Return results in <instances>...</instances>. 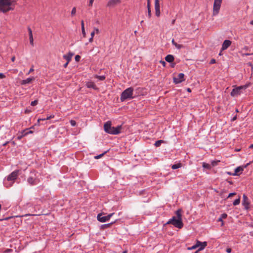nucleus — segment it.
Listing matches in <instances>:
<instances>
[{"label":"nucleus","mask_w":253,"mask_h":253,"mask_svg":"<svg viewBox=\"0 0 253 253\" xmlns=\"http://www.w3.org/2000/svg\"><path fill=\"white\" fill-rule=\"evenodd\" d=\"M29 40H30V44L32 45H34V39H33V36H30L29 37Z\"/></svg>","instance_id":"7c9ffc66"},{"label":"nucleus","mask_w":253,"mask_h":253,"mask_svg":"<svg viewBox=\"0 0 253 253\" xmlns=\"http://www.w3.org/2000/svg\"><path fill=\"white\" fill-rule=\"evenodd\" d=\"M95 34V31H92L91 33V37H94V35Z\"/></svg>","instance_id":"13d9d810"},{"label":"nucleus","mask_w":253,"mask_h":253,"mask_svg":"<svg viewBox=\"0 0 253 253\" xmlns=\"http://www.w3.org/2000/svg\"><path fill=\"white\" fill-rule=\"evenodd\" d=\"M147 7H150V0H147Z\"/></svg>","instance_id":"09e8293b"},{"label":"nucleus","mask_w":253,"mask_h":253,"mask_svg":"<svg viewBox=\"0 0 253 253\" xmlns=\"http://www.w3.org/2000/svg\"><path fill=\"white\" fill-rule=\"evenodd\" d=\"M76 8L75 7H74L72 8V10L71 11V16H74L76 14Z\"/></svg>","instance_id":"cd10ccee"},{"label":"nucleus","mask_w":253,"mask_h":253,"mask_svg":"<svg viewBox=\"0 0 253 253\" xmlns=\"http://www.w3.org/2000/svg\"><path fill=\"white\" fill-rule=\"evenodd\" d=\"M250 204V202L248 197L245 194H244L243 196L242 205L245 209L248 210L249 208Z\"/></svg>","instance_id":"f8f14e48"},{"label":"nucleus","mask_w":253,"mask_h":253,"mask_svg":"<svg viewBox=\"0 0 253 253\" xmlns=\"http://www.w3.org/2000/svg\"><path fill=\"white\" fill-rule=\"evenodd\" d=\"M252 54H253L252 53ZM252 55V54H250V53H243L242 54L243 56H248V55Z\"/></svg>","instance_id":"6e6d98bb"},{"label":"nucleus","mask_w":253,"mask_h":253,"mask_svg":"<svg viewBox=\"0 0 253 253\" xmlns=\"http://www.w3.org/2000/svg\"><path fill=\"white\" fill-rule=\"evenodd\" d=\"M54 117V115H50V116H49L45 118V119H46V120H49V119H51V118H53Z\"/></svg>","instance_id":"c03bdc74"},{"label":"nucleus","mask_w":253,"mask_h":253,"mask_svg":"<svg viewBox=\"0 0 253 253\" xmlns=\"http://www.w3.org/2000/svg\"><path fill=\"white\" fill-rule=\"evenodd\" d=\"M23 136H25L23 132H22V134L21 135H19L17 137V139L20 140Z\"/></svg>","instance_id":"37998d69"},{"label":"nucleus","mask_w":253,"mask_h":253,"mask_svg":"<svg viewBox=\"0 0 253 253\" xmlns=\"http://www.w3.org/2000/svg\"><path fill=\"white\" fill-rule=\"evenodd\" d=\"M201 244H202V242H201L200 241H197L195 245L198 246V247H200L201 246Z\"/></svg>","instance_id":"ea45409f"},{"label":"nucleus","mask_w":253,"mask_h":253,"mask_svg":"<svg viewBox=\"0 0 253 253\" xmlns=\"http://www.w3.org/2000/svg\"><path fill=\"white\" fill-rule=\"evenodd\" d=\"M38 104V100H35L33 101H32L31 103V105L32 106H35Z\"/></svg>","instance_id":"c756f323"},{"label":"nucleus","mask_w":253,"mask_h":253,"mask_svg":"<svg viewBox=\"0 0 253 253\" xmlns=\"http://www.w3.org/2000/svg\"><path fill=\"white\" fill-rule=\"evenodd\" d=\"M184 74L183 73H179L177 77L173 78V82L175 84L181 83L182 82L184 81Z\"/></svg>","instance_id":"9d476101"},{"label":"nucleus","mask_w":253,"mask_h":253,"mask_svg":"<svg viewBox=\"0 0 253 253\" xmlns=\"http://www.w3.org/2000/svg\"><path fill=\"white\" fill-rule=\"evenodd\" d=\"M236 119H237V116H234V117L232 119V121H235V120H236Z\"/></svg>","instance_id":"e2e57ef3"},{"label":"nucleus","mask_w":253,"mask_h":253,"mask_svg":"<svg viewBox=\"0 0 253 253\" xmlns=\"http://www.w3.org/2000/svg\"><path fill=\"white\" fill-rule=\"evenodd\" d=\"M11 61H12V62H14V61H15V56H12V57H11Z\"/></svg>","instance_id":"680f3d73"},{"label":"nucleus","mask_w":253,"mask_h":253,"mask_svg":"<svg viewBox=\"0 0 253 253\" xmlns=\"http://www.w3.org/2000/svg\"><path fill=\"white\" fill-rule=\"evenodd\" d=\"M44 120H46L45 119V118L39 119H38V122H40L41 121H44Z\"/></svg>","instance_id":"052dcab7"},{"label":"nucleus","mask_w":253,"mask_h":253,"mask_svg":"<svg viewBox=\"0 0 253 253\" xmlns=\"http://www.w3.org/2000/svg\"><path fill=\"white\" fill-rule=\"evenodd\" d=\"M227 216V214L226 213H222L221 215V216L220 217L222 218V219H225Z\"/></svg>","instance_id":"e433bc0d"},{"label":"nucleus","mask_w":253,"mask_h":253,"mask_svg":"<svg viewBox=\"0 0 253 253\" xmlns=\"http://www.w3.org/2000/svg\"><path fill=\"white\" fill-rule=\"evenodd\" d=\"M203 167L205 169H211V165L209 164H207L206 163H203Z\"/></svg>","instance_id":"393cba45"},{"label":"nucleus","mask_w":253,"mask_h":253,"mask_svg":"<svg viewBox=\"0 0 253 253\" xmlns=\"http://www.w3.org/2000/svg\"><path fill=\"white\" fill-rule=\"evenodd\" d=\"M250 84H248L244 85H241L235 87L231 91L230 93L231 96L233 97H235L239 95H241V94L244 93L243 91L246 90V89L250 86Z\"/></svg>","instance_id":"20e7f679"},{"label":"nucleus","mask_w":253,"mask_h":253,"mask_svg":"<svg viewBox=\"0 0 253 253\" xmlns=\"http://www.w3.org/2000/svg\"><path fill=\"white\" fill-rule=\"evenodd\" d=\"M231 41L228 40H225L222 43L221 50L223 51L227 49L231 45Z\"/></svg>","instance_id":"4468645a"},{"label":"nucleus","mask_w":253,"mask_h":253,"mask_svg":"<svg viewBox=\"0 0 253 253\" xmlns=\"http://www.w3.org/2000/svg\"><path fill=\"white\" fill-rule=\"evenodd\" d=\"M181 167V164L180 163H178L177 164H174V165H172L171 168L173 169H175L180 168Z\"/></svg>","instance_id":"4be33fe9"},{"label":"nucleus","mask_w":253,"mask_h":253,"mask_svg":"<svg viewBox=\"0 0 253 253\" xmlns=\"http://www.w3.org/2000/svg\"><path fill=\"white\" fill-rule=\"evenodd\" d=\"M244 168L242 167H238L235 169L234 173H233V175H238L239 172H241L243 171Z\"/></svg>","instance_id":"6ab92c4d"},{"label":"nucleus","mask_w":253,"mask_h":253,"mask_svg":"<svg viewBox=\"0 0 253 253\" xmlns=\"http://www.w3.org/2000/svg\"><path fill=\"white\" fill-rule=\"evenodd\" d=\"M155 10L156 15L159 17L161 14L159 0H155Z\"/></svg>","instance_id":"ddd939ff"},{"label":"nucleus","mask_w":253,"mask_h":253,"mask_svg":"<svg viewBox=\"0 0 253 253\" xmlns=\"http://www.w3.org/2000/svg\"><path fill=\"white\" fill-rule=\"evenodd\" d=\"M103 213H99L97 215V220L101 222H105L108 221L110 218L114 214V213H111L106 216H103Z\"/></svg>","instance_id":"6e6552de"},{"label":"nucleus","mask_w":253,"mask_h":253,"mask_svg":"<svg viewBox=\"0 0 253 253\" xmlns=\"http://www.w3.org/2000/svg\"><path fill=\"white\" fill-rule=\"evenodd\" d=\"M133 88L132 87H128L125 89L121 95V100L124 101L127 99H131L134 98L133 96Z\"/></svg>","instance_id":"39448f33"},{"label":"nucleus","mask_w":253,"mask_h":253,"mask_svg":"<svg viewBox=\"0 0 253 253\" xmlns=\"http://www.w3.org/2000/svg\"><path fill=\"white\" fill-rule=\"evenodd\" d=\"M163 142H164V140H158L155 142V146L156 147H159L161 145V144Z\"/></svg>","instance_id":"5701e85b"},{"label":"nucleus","mask_w":253,"mask_h":253,"mask_svg":"<svg viewBox=\"0 0 253 253\" xmlns=\"http://www.w3.org/2000/svg\"><path fill=\"white\" fill-rule=\"evenodd\" d=\"M5 76L3 73H0V79H4Z\"/></svg>","instance_id":"de8ad7c7"},{"label":"nucleus","mask_w":253,"mask_h":253,"mask_svg":"<svg viewBox=\"0 0 253 253\" xmlns=\"http://www.w3.org/2000/svg\"><path fill=\"white\" fill-rule=\"evenodd\" d=\"M23 132L24 135L26 136L29 134L32 133L33 132L32 130H29L28 129H26V130H24Z\"/></svg>","instance_id":"a878e982"},{"label":"nucleus","mask_w":253,"mask_h":253,"mask_svg":"<svg viewBox=\"0 0 253 253\" xmlns=\"http://www.w3.org/2000/svg\"><path fill=\"white\" fill-rule=\"evenodd\" d=\"M19 170H16L12 172L7 177V181H14L15 180L19 174Z\"/></svg>","instance_id":"1a4fd4ad"},{"label":"nucleus","mask_w":253,"mask_h":253,"mask_svg":"<svg viewBox=\"0 0 253 253\" xmlns=\"http://www.w3.org/2000/svg\"><path fill=\"white\" fill-rule=\"evenodd\" d=\"M197 248H198V246H196L195 245H194L191 247H188L187 248V249L189 250H195Z\"/></svg>","instance_id":"2f4dec72"},{"label":"nucleus","mask_w":253,"mask_h":253,"mask_svg":"<svg viewBox=\"0 0 253 253\" xmlns=\"http://www.w3.org/2000/svg\"><path fill=\"white\" fill-rule=\"evenodd\" d=\"M28 31L29 32V37L30 36H33L32 31L30 27L28 28Z\"/></svg>","instance_id":"72a5a7b5"},{"label":"nucleus","mask_w":253,"mask_h":253,"mask_svg":"<svg viewBox=\"0 0 253 253\" xmlns=\"http://www.w3.org/2000/svg\"><path fill=\"white\" fill-rule=\"evenodd\" d=\"M181 212L182 210L181 209L176 211V216H173L167 222V224H171L175 227L179 229L182 228L183 226V224L182 221Z\"/></svg>","instance_id":"f257e3e1"},{"label":"nucleus","mask_w":253,"mask_h":253,"mask_svg":"<svg viewBox=\"0 0 253 253\" xmlns=\"http://www.w3.org/2000/svg\"><path fill=\"white\" fill-rule=\"evenodd\" d=\"M222 0H214L213 7V16L217 15L219 13Z\"/></svg>","instance_id":"0eeeda50"},{"label":"nucleus","mask_w":253,"mask_h":253,"mask_svg":"<svg viewBox=\"0 0 253 253\" xmlns=\"http://www.w3.org/2000/svg\"><path fill=\"white\" fill-rule=\"evenodd\" d=\"M207 246V243L206 242H202L201 246L198 249V251H202Z\"/></svg>","instance_id":"412c9836"},{"label":"nucleus","mask_w":253,"mask_h":253,"mask_svg":"<svg viewBox=\"0 0 253 253\" xmlns=\"http://www.w3.org/2000/svg\"><path fill=\"white\" fill-rule=\"evenodd\" d=\"M94 0H89V6H92Z\"/></svg>","instance_id":"8fccbe9b"},{"label":"nucleus","mask_w":253,"mask_h":253,"mask_svg":"<svg viewBox=\"0 0 253 253\" xmlns=\"http://www.w3.org/2000/svg\"><path fill=\"white\" fill-rule=\"evenodd\" d=\"M85 85L87 88H93L94 90H97L98 87L96 86L94 83L92 82H87L85 83Z\"/></svg>","instance_id":"2eb2a0df"},{"label":"nucleus","mask_w":253,"mask_h":253,"mask_svg":"<svg viewBox=\"0 0 253 253\" xmlns=\"http://www.w3.org/2000/svg\"><path fill=\"white\" fill-rule=\"evenodd\" d=\"M175 65V63H172V64L171 65V67H172V68H173V67H174Z\"/></svg>","instance_id":"338daca9"},{"label":"nucleus","mask_w":253,"mask_h":253,"mask_svg":"<svg viewBox=\"0 0 253 253\" xmlns=\"http://www.w3.org/2000/svg\"><path fill=\"white\" fill-rule=\"evenodd\" d=\"M174 56L171 54H169L167 55L165 57L166 61L169 63L172 62L174 61Z\"/></svg>","instance_id":"a211bd4d"},{"label":"nucleus","mask_w":253,"mask_h":253,"mask_svg":"<svg viewBox=\"0 0 253 253\" xmlns=\"http://www.w3.org/2000/svg\"><path fill=\"white\" fill-rule=\"evenodd\" d=\"M34 80H35V78H34V77L27 78L26 80H22V82H21V84L23 85V84H30Z\"/></svg>","instance_id":"f3484780"},{"label":"nucleus","mask_w":253,"mask_h":253,"mask_svg":"<svg viewBox=\"0 0 253 253\" xmlns=\"http://www.w3.org/2000/svg\"><path fill=\"white\" fill-rule=\"evenodd\" d=\"M11 0H0V11L4 13L13 10Z\"/></svg>","instance_id":"7ed1b4c3"},{"label":"nucleus","mask_w":253,"mask_h":253,"mask_svg":"<svg viewBox=\"0 0 253 253\" xmlns=\"http://www.w3.org/2000/svg\"><path fill=\"white\" fill-rule=\"evenodd\" d=\"M121 0H109L108 1L106 6L110 8H112L115 7L117 5L119 4L120 3H121Z\"/></svg>","instance_id":"9b49d317"},{"label":"nucleus","mask_w":253,"mask_h":253,"mask_svg":"<svg viewBox=\"0 0 253 253\" xmlns=\"http://www.w3.org/2000/svg\"><path fill=\"white\" fill-rule=\"evenodd\" d=\"M34 71V68H33V66H32V67L29 70L28 73H27V75H29L31 72H33Z\"/></svg>","instance_id":"a18cd8bd"},{"label":"nucleus","mask_w":253,"mask_h":253,"mask_svg":"<svg viewBox=\"0 0 253 253\" xmlns=\"http://www.w3.org/2000/svg\"><path fill=\"white\" fill-rule=\"evenodd\" d=\"M38 173L35 170L31 171L29 176L27 178V182L31 185H35L40 182V179L38 178Z\"/></svg>","instance_id":"423d86ee"},{"label":"nucleus","mask_w":253,"mask_h":253,"mask_svg":"<svg viewBox=\"0 0 253 253\" xmlns=\"http://www.w3.org/2000/svg\"><path fill=\"white\" fill-rule=\"evenodd\" d=\"M93 31H94L97 34L99 32V30L97 28H95Z\"/></svg>","instance_id":"4d7b16f0"},{"label":"nucleus","mask_w":253,"mask_h":253,"mask_svg":"<svg viewBox=\"0 0 253 253\" xmlns=\"http://www.w3.org/2000/svg\"><path fill=\"white\" fill-rule=\"evenodd\" d=\"M249 148H251V149L253 148V144H252V145H251L250 146Z\"/></svg>","instance_id":"774afa93"},{"label":"nucleus","mask_w":253,"mask_h":253,"mask_svg":"<svg viewBox=\"0 0 253 253\" xmlns=\"http://www.w3.org/2000/svg\"><path fill=\"white\" fill-rule=\"evenodd\" d=\"M216 62V60L214 59H212L210 62V64H214Z\"/></svg>","instance_id":"79ce46f5"},{"label":"nucleus","mask_w":253,"mask_h":253,"mask_svg":"<svg viewBox=\"0 0 253 253\" xmlns=\"http://www.w3.org/2000/svg\"><path fill=\"white\" fill-rule=\"evenodd\" d=\"M219 162H220V161H219V160L212 161L211 162V165L212 167H214V166H216Z\"/></svg>","instance_id":"bb28decb"},{"label":"nucleus","mask_w":253,"mask_h":253,"mask_svg":"<svg viewBox=\"0 0 253 253\" xmlns=\"http://www.w3.org/2000/svg\"><path fill=\"white\" fill-rule=\"evenodd\" d=\"M148 9V16L149 18H150L151 17V9L150 7L147 8Z\"/></svg>","instance_id":"c9c22d12"},{"label":"nucleus","mask_w":253,"mask_h":253,"mask_svg":"<svg viewBox=\"0 0 253 253\" xmlns=\"http://www.w3.org/2000/svg\"><path fill=\"white\" fill-rule=\"evenodd\" d=\"M226 252L228 253H230L231 252V249L230 248L227 249Z\"/></svg>","instance_id":"603ef678"},{"label":"nucleus","mask_w":253,"mask_h":253,"mask_svg":"<svg viewBox=\"0 0 253 253\" xmlns=\"http://www.w3.org/2000/svg\"><path fill=\"white\" fill-rule=\"evenodd\" d=\"M171 42H172V44L175 46V44H176V42H175L174 39H172V40L171 41Z\"/></svg>","instance_id":"864d4df0"},{"label":"nucleus","mask_w":253,"mask_h":253,"mask_svg":"<svg viewBox=\"0 0 253 253\" xmlns=\"http://www.w3.org/2000/svg\"><path fill=\"white\" fill-rule=\"evenodd\" d=\"M80 58H81L80 56H79V55H76V56H75V60H76V61H79L80 60Z\"/></svg>","instance_id":"a19ab883"},{"label":"nucleus","mask_w":253,"mask_h":253,"mask_svg":"<svg viewBox=\"0 0 253 253\" xmlns=\"http://www.w3.org/2000/svg\"><path fill=\"white\" fill-rule=\"evenodd\" d=\"M74 53L72 52H69L67 54L64 55L63 58L68 62H70L71 60L72 57L73 56Z\"/></svg>","instance_id":"dca6fc26"},{"label":"nucleus","mask_w":253,"mask_h":253,"mask_svg":"<svg viewBox=\"0 0 253 253\" xmlns=\"http://www.w3.org/2000/svg\"><path fill=\"white\" fill-rule=\"evenodd\" d=\"M116 221H114L113 222H111L110 223L106 224L103 225V226L106 227H109L111 225L113 224L114 223H115Z\"/></svg>","instance_id":"58836bf2"},{"label":"nucleus","mask_w":253,"mask_h":253,"mask_svg":"<svg viewBox=\"0 0 253 253\" xmlns=\"http://www.w3.org/2000/svg\"><path fill=\"white\" fill-rule=\"evenodd\" d=\"M69 62L67 61V62L64 65V67L66 68L69 64Z\"/></svg>","instance_id":"bf43d9fd"},{"label":"nucleus","mask_w":253,"mask_h":253,"mask_svg":"<svg viewBox=\"0 0 253 253\" xmlns=\"http://www.w3.org/2000/svg\"><path fill=\"white\" fill-rule=\"evenodd\" d=\"M106 152H107L106 151L104 152V153H103L101 154H100V155L95 156L94 157L95 159H98L101 158Z\"/></svg>","instance_id":"c85d7f7f"},{"label":"nucleus","mask_w":253,"mask_h":253,"mask_svg":"<svg viewBox=\"0 0 253 253\" xmlns=\"http://www.w3.org/2000/svg\"><path fill=\"white\" fill-rule=\"evenodd\" d=\"M81 25H82V28H83V26L84 27V21L82 20L81 21Z\"/></svg>","instance_id":"69168bd1"},{"label":"nucleus","mask_w":253,"mask_h":253,"mask_svg":"<svg viewBox=\"0 0 253 253\" xmlns=\"http://www.w3.org/2000/svg\"><path fill=\"white\" fill-rule=\"evenodd\" d=\"M122 126H118L117 127H113L111 126V122L108 121L104 125V129L105 131L111 134H118L121 132L122 129Z\"/></svg>","instance_id":"f03ea898"},{"label":"nucleus","mask_w":253,"mask_h":253,"mask_svg":"<svg viewBox=\"0 0 253 253\" xmlns=\"http://www.w3.org/2000/svg\"><path fill=\"white\" fill-rule=\"evenodd\" d=\"M94 77H95V78L97 79H98V80H99V81H103V80H104L105 79V78H106L105 76H104V75H103V76H98V75H95L94 76Z\"/></svg>","instance_id":"aec40b11"},{"label":"nucleus","mask_w":253,"mask_h":253,"mask_svg":"<svg viewBox=\"0 0 253 253\" xmlns=\"http://www.w3.org/2000/svg\"><path fill=\"white\" fill-rule=\"evenodd\" d=\"M160 63H161L162 65L164 67H165L166 66V62L165 61H162V60L160 61Z\"/></svg>","instance_id":"3c124183"},{"label":"nucleus","mask_w":253,"mask_h":253,"mask_svg":"<svg viewBox=\"0 0 253 253\" xmlns=\"http://www.w3.org/2000/svg\"><path fill=\"white\" fill-rule=\"evenodd\" d=\"M93 37H91V38H89V42H92V41H93Z\"/></svg>","instance_id":"0e129e2a"},{"label":"nucleus","mask_w":253,"mask_h":253,"mask_svg":"<svg viewBox=\"0 0 253 253\" xmlns=\"http://www.w3.org/2000/svg\"><path fill=\"white\" fill-rule=\"evenodd\" d=\"M70 124H71V126H75L76 125V122L74 120H71L70 121Z\"/></svg>","instance_id":"f704fd0d"},{"label":"nucleus","mask_w":253,"mask_h":253,"mask_svg":"<svg viewBox=\"0 0 253 253\" xmlns=\"http://www.w3.org/2000/svg\"><path fill=\"white\" fill-rule=\"evenodd\" d=\"M218 221L222 222V225L223 224V221L222 220V218H221L220 217L218 218Z\"/></svg>","instance_id":"5fc2aeb1"},{"label":"nucleus","mask_w":253,"mask_h":253,"mask_svg":"<svg viewBox=\"0 0 253 253\" xmlns=\"http://www.w3.org/2000/svg\"><path fill=\"white\" fill-rule=\"evenodd\" d=\"M236 195V193H230L228 196V198H229V197H232L234 195Z\"/></svg>","instance_id":"49530a36"},{"label":"nucleus","mask_w":253,"mask_h":253,"mask_svg":"<svg viewBox=\"0 0 253 253\" xmlns=\"http://www.w3.org/2000/svg\"><path fill=\"white\" fill-rule=\"evenodd\" d=\"M82 32L84 37H85V30H84V27L83 26V28H82Z\"/></svg>","instance_id":"4c0bfd02"},{"label":"nucleus","mask_w":253,"mask_h":253,"mask_svg":"<svg viewBox=\"0 0 253 253\" xmlns=\"http://www.w3.org/2000/svg\"><path fill=\"white\" fill-rule=\"evenodd\" d=\"M175 47L177 48V49H181V48H182L183 46L182 44H179L178 43H176V44H175Z\"/></svg>","instance_id":"473e14b6"},{"label":"nucleus","mask_w":253,"mask_h":253,"mask_svg":"<svg viewBox=\"0 0 253 253\" xmlns=\"http://www.w3.org/2000/svg\"><path fill=\"white\" fill-rule=\"evenodd\" d=\"M240 203V197H239V198L237 199H236L233 203V205L234 206H237L239 205Z\"/></svg>","instance_id":"b1692460"}]
</instances>
